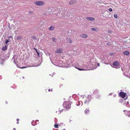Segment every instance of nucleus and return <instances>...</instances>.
I'll use <instances>...</instances> for the list:
<instances>
[{
	"label": "nucleus",
	"mask_w": 130,
	"mask_h": 130,
	"mask_svg": "<svg viewBox=\"0 0 130 130\" xmlns=\"http://www.w3.org/2000/svg\"><path fill=\"white\" fill-rule=\"evenodd\" d=\"M72 103L69 101L65 102L63 104L64 107L66 109H70L71 108V105Z\"/></svg>",
	"instance_id": "1"
},
{
	"label": "nucleus",
	"mask_w": 130,
	"mask_h": 130,
	"mask_svg": "<svg viewBox=\"0 0 130 130\" xmlns=\"http://www.w3.org/2000/svg\"><path fill=\"white\" fill-rule=\"evenodd\" d=\"M34 4L37 6H43L44 5V2L42 1H37L35 2Z\"/></svg>",
	"instance_id": "2"
},
{
	"label": "nucleus",
	"mask_w": 130,
	"mask_h": 130,
	"mask_svg": "<svg viewBox=\"0 0 130 130\" xmlns=\"http://www.w3.org/2000/svg\"><path fill=\"white\" fill-rule=\"evenodd\" d=\"M112 65L113 66L115 67L114 68H119V67H119L120 64L119 62L118 61H116L112 63Z\"/></svg>",
	"instance_id": "3"
},
{
	"label": "nucleus",
	"mask_w": 130,
	"mask_h": 130,
	"mask_svg": "<svg viewBox=\"0 0 130 130\" xmlns=\"http://www.w3.org/2000/svg\"><path fill=\"white\" fill-rule=\"evenodd\" d=\"M126 95V93L123 92H121L119 93V96L122 97L123 99H124Z\"/></svg>",
	"instance_id": "4"
},
{
	"label": "nucleus",
	"mask_w": 130,
	"mask_h": 130,
	"mask_svg": "<svg viewBox=\"0 0 130 130\" xmlns=\"http://www.w3.org/2000/svg\"><path fill=\"white\" fill-rule=\"evenodd\" d=\"M63 51V49L62 48H59L57 49L55 52L56 53H61Z\"/></svg>",
	"instance_id": "5"
},
{
	"label": "nucleus",
	"mask_w": 130,
	"mask_h": 130,
	"mask_svg": "<svg viewBox=\"0 0 130 130\" xmlns=\"http://www.w3.org/2000/svg\"><path fill=\"white\" fill-rule=\"evenodd\" d=\"M86 19L90 21H93L95 20L94 18L92 17H86Z\"/></svg>",
	"instance_id": "6"
},
{
	"label": "nucleus",
	"mask_w": 130,
	"mask_h": 130,
	"mask_svg": "<svg viewBox=\"0 0 130 130\" xmlns=\"http://www.w3.org/2000/svg\"><path fill=\"white\" fill-rule=\"evenodd\" d=\"M80 36L82 38H85L87 37V35L86 34H82Z\"/></svg>",
	"instance_id": "7"
},
{
	"label": "nucleus",
	"mask_w": 130,
	"mask_h": 130,
	"mask_svg": "<svg viewBox=\"0 0 130 130\" xmlns=\"http://www.w3.org/2000/svg\"><path fill=\"white\" fill-rule=\"evenodd\" d=\"M123 54L125 55H129L130 53L129 51H126L123 52Z\"/></svg>",
	"instance_id": "8"
},
{
	"label": "nucleus",
	"mask_w": 130,
	"mask_h": 130,
	"mask_svg": "<svg viewBox=\"0 0 130 130\" xmlns=\"http://www.w3.org/2000/svg\"><path fill=\"white\" fill-rule=\"evenodd\" d=\"M93 94L94 95H98L99 94V93L98 90H94V91L93 92Z\"/></svg>",
	"instance_id": "9"
},
{
	"label": "nucleus",
	"mask_w": 130,
	"mask_h": 130,
	"mask_svg": "<svg viewBox=\"0 0 130 130\" xmlns=\"http://www.w3.org/2000/svg\"><path fill=\"white\" fill-rule=\"evenodd\" d=\"M126 115L128 117H130V111H127L126 112Z\"/></svg>",
	"instance_id": "10"
},
{
	"label": "nucleus",
	"mask_w": 130,
	"mask_h": 130,
	"mask_svg": "<svg viewBox=\"0 0 130 130\" xmlns=\"http://www.w3.org/2000/svg\"><path fill=\"white\" fill-rule=\"evenodd\" d=\"M7 46L6 45L5 47H3L2 48V50L4 51L6 50L7 49Z\"/></svg>",
	"instance_id": "11"
},
{
	"label": "nucleus",
	"mask_w": 130,
	"mask_h": 130,
	"mask_svg": "<svg viewBox=\"0 0 130 130\" xmlns=\"http://www.w3.org/2000/svg\"><path fill=\"white\" fill-rule=\"evenodd\" d=\"M89 109L88 108H87L85 110V114H88V113L89 112Z\"/></svg>",
	"instance_id": "12"
},
{
	"label": "nucleus",
	"mask_w": 130,
	"mask_h": 130,
	"mask_svg": "<svg viewBox=\"0 0 130 130\" xmlns=\"http://www.w3.org/2000/svg\"><path fill=\"white\" fill-rule=\"evenodd\" d=\"M74 2L75 1L72 0L70 1L69 2V3L70 5H73L74 4Z\"/></svg>",
	"instance_id": "13"
},
{
	"label": "nucleus",
	"mask_w": 130,
	"mask_h": 130,
	"mask_svg": "<svg viewBox=\"0 0 130 130\" xmlns=\"http://www.w3.org/2000/svg\"><path fill=\"white\" fill-rule=\"evenodd\" d=\"M67 41H68V42H69L70 43H72V40L70 39H68L67 40Z\"/></svg>",
	"instance_id": "14"
},
{
	"label": "nucleus",
	"mask_w": 130,
	"mask_h": 130,
	"mask_svg": "<svg viewBox=\"0 0 130 130\" xmlns=\"http://www.w3.org/2000/svg\"><path fill=\"white\" fill-rule=\"evenodd\" d=\"M31 124L33 125H35L36 124L35 122L34 121H33L31 122Z\"/></svg>",
	"instance_id": "15"
},
{
	"label": "nucleus",
	"mask_w": 130,
	"mask_h": 130,
	"mask_svg": "<svg viewBox=\"0 0 130 130\" xmlns=\"http://www.w3.org/2000/svg\"><path fill=\"white\" fill-rule=\"evenodd\" d=\"M49 29L50 30H52L53 29V28L52 26H51L49 28Z\"/></svg>",
	"instance_id": "16"
},
{
	"label": "nucleus",
	"mask_w": 130,
	"mask_h": 130,
	"mask_svg": "<svg viewBox=\"0 0 130 130\" xmlns=\"http://www.w3.org/2000/svg\"><path fill=\"white\" fill-rule=\"evenodd\" d=\"M22 37L20 36H18L17 37V40H20L22 39Z\"/></svg>",
	"instance_id": "17"
},
{
	"label": "nucleus",
	"mask_w": 130,
	"mask_h": 130,
	"mask_svg": "<svg viewBox=\"0 0 130 130\" xmlns=\"http://www.w3.org/2000/svg\"><path fill=\"white\" fill-rule=\"evenodd\" d=\"M54 126L56 128H58V125L57 124H55L54 125Z\"/></svg>",
	"instance_id": "18"
},
{
	"label": "nucleus",
	"mask_w": 130,
	"mask_h": 130,
	"mask_svg": "<svg viewBox=\"0 0 130 130\" xmlns=\"http://www.w3.org/2000/svg\"><path fill=\"white\" fill-rule=\"evenodd\" d=\"M36 50L37 52V54L38 55V57H39L40 56V53L37 50H36Z\"/></svg>",
	"instance_id": "19"
},
{
	"label": "nucleus",
	"mask_w": 130,
	"mask_h": 130,
	"mask_svg": "<svg viewBox=\"0 0 130 130\" xmlns=\"http://www.w3.org/2000/svg\"><path fill=\"white\" fill-rule=\"evenodd\" d=\"M114 18H117V14H115L114 15Z\"/></svg>",
	"instance_id": "20"
},
{
	"label": "nucleus",
	"mask_w": 130,
	"mask_h": 130,
	"mask_svg": "<svg viewBox=\"0 0 130 130\" xmlns=\"http://www.w3.org/2000/svg\"><path fill=\"white\" fill-rule=\"evenodd\" d=\"M63 110V109H62L61 110H59V111H58V112H59V113L60 114L62 112Z\"/></svg>",
	"instance_id": "21"
},
{
	"label": "nucleus",
	"mask_w": 130,
	"mask_h": 130,
	"mask_svg": "<svg viewBox=\"0 0 130 130\" xmlns=\"http://www.w3.org/2000/svg\"><path fill=\"white\" fill-rule=\"evenodd\" d=\"M108 10L109 11L111 12L112 11V9L111 8H110L108 9Z\"/></svg>",
	"instance_id": "22"
},
{
	"label": "nucleus",
	"mask_w": 130,
	"mask_h": 130,
	"mask_svg": "<svg viewBox=\"0 0 130 130\" xmlns=\"http://www.w3.org/2000/svg\"><path fill=\"white\" fill-rule=\"evenodd\" d=\"M9 42V40H7L6 41V42H5V43L6 44H7L8 42Z\"/></svg>",
	"instance_id": "23"
},
{
	"label": "nucleus",
	"mask_w": 130,
	"mask_h": 130,
	"mask_svg": "<svg viewBox=\"0 0 130 130\" xmlns=\"http://www.w3.org/2000/svg\"><path fill=\"white\" fill-rule=\"evenodd\" d=\"M78 70H80V71L84 70V69H80V68H78Z\"/></svg>",
	"instance_id": "24"
},
{
	"label": "nucleus",
	"mask_w": 130,
	"mask_h": 130,
	"mask_svg": "<svg viewBox=\"0 0 130 130\" xmlns=\"http://www.w3.org/2000/svg\"><path fill=\"white\" fill-rule=\"evenodd\" d=\"M52 39L53 41H54L55 40V38L54 37H53L52 38Z\"/></svg>",
	"instance_id": "25"
},
{
	"label": "nucleus",
	"mask_w": 130,
	"mask_h": 130,
	"mask_svg": "<svg viewBox=\"0 0 130 130\" xmlns=\"http://www.w3.org/2000/svg\"><path fill=\"white\" fill-rule=\"evenodd\" d=\"M8 38H9V39H9V38H12V36H10L9 37H8Z\"/></svg>",
	"instance_id": "26"
},
{
	"label": "nucleus",
	"mask_w": 130,
	"mask_h": 130,
	"mask_svg": "<svg viewBox=\"0 0 130 130\" xmlns=\"http://www.w3.org/2000/svg\"><path fill=\"white\" fill-rule=\"evenodd\" d=\"M91 29L92 31H95V29L94 28H92Z\"/></svg>",
	"instance_id": "27"
},
{
	"label": "nucleus",
	"mask_w": 130,
	"mask_h": 130,
	"mask_svg": "<svg viewBox=\"0 0 130 130\" xmlns=\"http://www.w3.org/2000/svg\"><path fill=\"white\" fill-rule=\"evenodd\" d=\"M48 91L50 92V91H52V89L51 90L50 89H49L48 90Z\"/></svg>",
	"instance_id": "28"
},
{
	"label": "nucleus",
	"mask_w": 130,
	"mask_h": 130,
	"mask_svg": "<svg viewBox=\"0 0 130 130\" xmlns=\"http://www.w3.org/2000/svg\"><path fill=\"white\" fill-rule=\"evenodd\" d=\"M108 32L109 33H111V31H110V30H109L108 31Z\"/></svg>",
	"instance_id": "29"
},
{
	"label": "nucleus",
	"mask_w": 130,
	"mask_h": 130,
	"mask_svg": "<svg viewBox=\"0 0 130 130\" xmlns=\"http://www.w3.org/2000/svg\"><path fill=\"white\" fill-rule=\"evenodd\" d=\"M39 112V111H38L37 110H36L35 111V112H36V113H37V112Z\"/></svg>",
	"instance_id": "30"
},
{
	"label": "nucleus",
	"mask_w": 130,
	"mask_h": 130,
	"mask_svg": "<svg viewBox=\"0 0 130 130\" xmlns=\"http://www.w3.org/2000/svg\"><path fill=\"white\" fill-rule=\"evenodd\" d=\"M29 13H30V14L32 13V11H29Z\"/></svg>",
	"instance_id": "31"
},
{
	"label": "nucleus",
	"mask_w": 130,
	"mask_h": 130,
	"mask_svg": "<svg viewBox=\"0 0 130 130\" xmlns=\"http://www.w3.org/2000/svg\"><path fill=\"white\" fill-rule=\"evenodd\" d=\"M19 119H17V121H19Z\"/></svg>",
	"instance_id": "32"
},
{
	"label": "nucleus",
	"mask_w": 130,
	"mask_h": 130,
	"mask_svg": "<svg viewBox=\"0 0 130 130\" xmlns=\"http://www.w3.org/2000/svg\"><path fill=\"white\" fill-rule=\"evenodd\" d=\"M26 67H21L20 68H22V69H23V68H26Z\"/></svg>",
	"instance_id": "33"
},
{
	"label": "nucleus",
	"mask_w": 130,
	"mask_h": 130,
	"mask_svg": "<svg viewBox=\"0 0 130 130\" xmlns=\"http://www.w3.org/2000/svg\"><path fill=\"white\" fill-rule=\"evenodd\" d=\"M5 103L6 104H7L8 103V102L7 101H6Z\"/></svg>",
	"instance_id": "34"
},
{
	"label": "nucleus",
	"mask_w": 130,
	"mask_h": 130,
	"mask_svg": "<svg viewBox=\"0 0 130 130\" xmlns=\"http://www.w3.org/2000/svg\"><path fill=\"white\" fill-rule=\"evenodd\" d=\"M110 55H113V53H110Z\"/></svg>",
	"instance_id": "35"
},
{
	"label": "nucleus",
	"mask_w": 130,
	"mask_h": 130,
	"mask_svg": "<svg viewBox=\"0 0 130 130\" xmlns=\"http://www.w3.org/2000/svg\"><path fill=\"white\" fill-rule=\"evenodd\" d=\"M106 44L107 45H109V43H106Z\"/></svg>",
	"instance_id": "36"
},
{
	"label": "nucleus",
	"mask_w": 130,
	"mask_h": 130,
	"mask_svg": "<svg viewBox=\"0 0 130 130\" xmlns=\"http://www.w3.org/2000/svg\"><path fill=\"white\" fill-rule=\"evenodd\" d=\"M17 124H19V121H17Z\"/></svg>",
	"instance_id": "37"
},
{
	"label": "nucleus",
	"mask_w": 130,
	"mask_h": 130,
	"mask_svg": "<svg viewBox=\"0 0 130 130\" xmlns=\"http://www.w3.org/2000/svg\"><path fill=\"white\" fill-rule=\"evenodd\" d=\"M34 37V38H33L34 39V38H35V36H34V37Z\"/></svg>",
	"instance_id": "38"
},
{
	"label": "nucleus",
	"mask_w": 130,
	"mask_h": 130,
	"mask_svg": "<svg viewBox=\"0 0 130 130\" xmlns=\"http://www.w3.org/2000/svg\"><path fill=\"white\" fill-rule=\"evenodd\" d=\"M13 129L14 130H15V128H13Z\"/></svg>",
	"instance_id": "39"
},
{
	"label": "nucleus",
	"mask_w": 130,
	"mask_h": 130,
	"mask_svg": "<svg viewBox=\"0 0 130 130\" xmlns=\"http://www.w3.org/2000/svg\"><path fill=\"white\" fill-rule=\"evenodd\" d=\"M34 49H35V50H36V49L35 48H34Z\"/></svg>",
	"instance_id": "40"
},
{
	"label": "nucleus",
	"mask_w": 130,
	"mask_h": 130,
	"mask_svg": "<svg viewBox=\"0 0 130 130\" xmlns=\"http://www.w3.org/2000/svg\"><path fill=\"white\" fill-rule=\"evenodd\" d=\"M85 103H86L87 102L86 101H85Z\"/></svg>",
	"instance_id": "41"
},
{
	"label": "nucleus",
	"mask_w": 130,
	"mask_h": 130,
	"mask_svg": "<svg viewBox=\"0 0 130 130\" xmlns=\"http://www.w3.org/2000/svg\"><path fill=\"white\" fill-rule=\"evenodd\" d=\"M77 102H78V103H79V101H77Z\"/></svg>",
	"instance_id": "42"
},
{
	"label": "nucleus",
	"mask_w": 130,
	"mask_h": 130,
	"mask_svg": "<svg viewBox=\"0 0 130 130\" xmlns=\"http://www.w3.org/2000/svg\"><path fill=\"white\" fill-rule=\"evenodd\" d=\"M90 101V100H89L88 102V101Z\"/></svg>",
	"instance_id": "43"
},
{
	"label": "nucleus",
	"mask_w": 130,
	"mask_h": 130,
	"mask_svg": "<svg viewBox=\"0 0 130 130\" xmlns=\"http://www.w3.org/2000/svg\"><path fill=\"white\" fill-rule=\"evenodd\" d=\"M71 121V120H70V121Z\"/></svg>",
	"instance_id": "44"
},
{
	"label": "nucleus",
	"mask_w": 130,
	"mask_h": 130,
	"mask_svg": "<svg viewBox=\"0 0 130 130\" xmlns=\"http://www.w3.org/2000/svg\"><path fill=\"white\" fill-rule=\"evenodd\" d=\"M89 96H89V95H88V97H89Z\"/></svg>",
	"instance_id": "45"
},
{
	"label": "nucleus",
	"mask_w": 130,
	"mask_h": 130,
	"mask_svg": "<svg viewBox=\"0 0 130 130\" xmlns=\"http://www.w3.org/2000/svg\"><path fill=\"white\" fill-rule=\"evenodd\" d=\"M125 111V110H124V111Z\"/></svg>",
	"instance_id": "46"
},
{
	"label": "nucleus",
	"mask_w": 130,
	"mask_h": 130,
	"mask_svg": "<svg viewBox=\"0 0 130 130\" xmlns=\"http://www.w3.org/2000/svg\"><path fill=\"white\" fill-rule=\"evenodd\" d=\"M62 130H65V129H63Z\"/></svg>",
	"instance_id": "47"
}]
</instances>
